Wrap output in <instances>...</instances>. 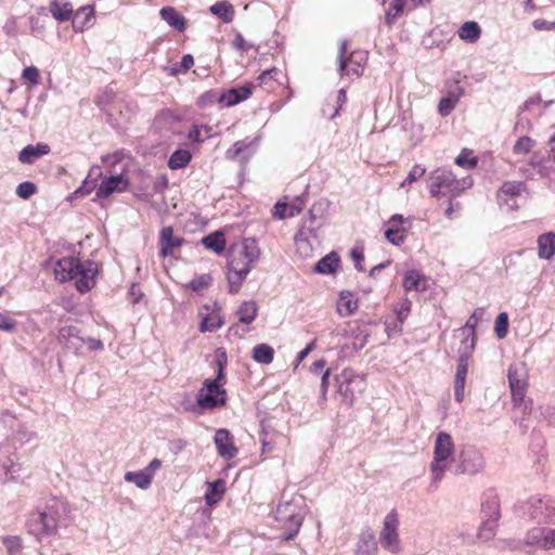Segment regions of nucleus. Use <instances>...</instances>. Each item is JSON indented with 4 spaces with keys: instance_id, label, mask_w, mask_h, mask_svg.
Returning a JSON list of instances; mask_svg holds the SVG:
<instances>
[{
    "instance_id": "nucleus-8",
    "label": "nucleus",
    "mask_w": 555,
    "mask_h": 555,
    "mask_svg": "<svg viewBox=\"0 0 555 555\" xmlns=\"http://www.w3.org/2000/svg\"><path fill=\"white\" fill-rule=\"evenodd\" d=\"M454 453V442L450 434L439 431L434 446V459L430 463L433 482H439L448 469V460Z\"/></svg>"
},
{
    "instance_id": "nucleus-56",
    "label": "nucleus",
    "mask_w": 555,
    "mask_h": 555,
    "mask_svg": "<svg viewBox=\"0 0 555 555\" xmlns=\"http://www.w3.org/2000/svg\"><path fill=\"white\" fill-rule=\"evenodd\" d=\"M218 98L219 95L216 94L215 92L212 91H209V92H206L204 93L199 99H198V104L199 106L202 107H205L209 104H212L215 102H218Z\"/></svg>"
},
{
    "instance_id": "nucleus-52",
    "label": "nucleus",
    "mask_w": 555,
    "mask_h": 555,
    "mask_svg": "<svg viewBox=\"0 0 555 555\" xmlns=\"http://www.w3.org/2000/svg\"><path fill=\"white\" fill-rule=\"evenodd\" d=\"M455 164L461 166V167H465V168H474L476 165H477V160L475 157H468L464 152L461 153L456 158H455Z\"/></svg>"
},
{
    "instance_id": "nucleus-7",
    "label": "nucleus",
    "mask_w": 555,
    "mask_h": 555,
    "mask_svg": "<svg viewBox=\"0 0 555 555\" xmlns=\"http://www.w3.org/2000/svg\"><path fill=\"white\" fill-rule=\"evenodd\" d=\"M275 519L285 530L282 540L291 541L298 534L305 519V513L302 512L300 503L296 500H292L278 505Z\"/></svg>"
},
{
    "instance_id": "nucleus-37",
    "label": "nucleus",
    "mask_w": 555,
    "mask_h": 555,
    "mask_svg": "<svg viewBox=\"0 0 555 555\" xmlns=\"http://www.w3.org/2000/svg\"><path fill=\"white\" fill-rule=\"evenodd\" d=\"M545 532L546 528L543 527H534L528 530L525 537V543L527 545H535L543 550Z\"/></svg>"
},
{
    "instance_id": "nucleus-30",
    "label": "nucleus",
    "mask_w": 555,
    "mask_h": 555,
    "mask_svg": "<svg viewBox=\"0 0 555 555\" xmlns=\"http://www.w3.org/2000/svg\"><path fill=\"white\" fill-rule=\"evenodd\" d=\"M211 14L218 16L222 22L230 23L234 17L233 5L228 1H218L209 8Z\"/></svg>"
},
{
    "instance_id": "nucleus-27",
    "label": "nucleus",
    "mask_w": 555,
    "mask_h": 555,
    "mask_svg": "<svg viewBox=\"0 0 555 555\" xmlns=\"http://www.w3.org/2000/svg\"><path fill=\"white\" fill-rule=\"evenodd\" d=\"M377 545L372 531L367 530L360 535L357 555H375Z\"/></svg>"
},
{
    "instance_id": "nucleus-33",
    "label": "nucleus",
    "mask_w": 555,
    "mask_h": 555,
    "mask_svg": "<svg viewBox=\"0 0 555 555\" xmlns=\"http://www.w3.org/2000/svg\"><path fill=\"white\" fill-rule=\"evenodd\" d=\"M257 310L255 301H244L236 312L238 321L243 324H250L257 315Z\"/></svg>"
},
{
    "instance_id": "nucleus-63",
    "label": "nucleus",
    "mask_w": 555,
    "mask_h": 555,
    "mask_svg": "<svg viewBox=\"0 0 555 555\" xmlns=\"http://www.w3.org/2000/svg\"><path fill=\"white\" fill-rule=\"evenodd\" d=\"M330 374H331V370L327 369L323 372L322 374V378H321V393H322V397L323 399H325V396H326V392H327V389H328V385H330Z\"/></svg>"
},
{
    "instance_id": "nucleus-46",
    "label": "nucleus",
    "mask_w": 555,
    "mask_h": 555,
    "mask_svg": "<svg viewBox=\"0 0 555 555\" xmlns=\"http://www.w3.org/2000/svg\"><path fill=\"white\" fill-rule=\"evenodd\" d=\"M425 172H426L425 168H423L421 165H415L410 170L406 178L401 182L400 188H405L408 184L415 182L421 177H423L425 175Z\"/></svg>"
},
{
    "instance_id": "nucleus-31",
    "label": "nucleus",
    "mask_w": 555,
    "mask_h": 555,
    "mask_svg": "<svg viewBox=\"0 0 555 555\" xmlns=\"http://www.w3.org/2000/svg\"><path fill=\"white\" fill-rule=\"evenodd\" d=\"M481 29L476 22H465L459 29V37L467 42H475L479 39Z\"/></svg>"
},
{
    "instance_id": "nucleus-54",
    "label": "nucleus",
    "mask_w": 555,
    "mask_h": 555,
    "mask_svg": "<svg viewBox=\"0 0 555 555\" xmlns=\"http://www.w3.org/2000/svg\"><path fill=\"white\" fill-rule=\"evenodd\" d=\"M143 296H144V294L141 291V287L138 284L133 283L128 291V297H129L131 304L132 305L138 304Z\"/></svg>"
},
{
    "instance_id": "nucleus-1",
    "label": "nucleus",
    "mask_w": 555,
    "mask_h": 555,
    "mask_svg": "<svg viewBox=\"0 0 555 555\" xmlns=\"http://www.w3.org/2000/svg\"><path fill=\"white\" fill-rule=\"evenodd\" d=\"M217 375L215 378H206L202 388L196 395V403L204 410H214L224 406L228 401L227 390L223 385L227 382L225 366L228 363L227 352L223 348L216 350Z\"/></svg>"
},
{
    "instance_id": "nucleus-28",
    "label": "nucleus",
    "mask_w": 555,
    "mask_h": 555,
    "mask_svg": "<svg viewBox=\"0 0 555 555\" xmlns=\"http://www.w3.org/2000/svg\"><path fill=\"white\" fill-rule=\"evenodd\" d=\"M94 11L91 7H83L80 8L73 21V26L76 31H82L86 27H89L91 25V22L93 20Z\"/></svg>"
},
{
    "instance_id": "nucleus-34",
    "label": "nucleus",
    "mask_w": 555,
    "mask_h": 555,
    "mask_svg": "<svg viewBox=\"0 0 555 555\" xmlns=\"http://www.w3.org/2000/svg\"><path fill=\"white\" fill-rule=\"evenodd\" d=\"M51 14L57 21H67L72 16L73 8L68 2L55 0L50 7Z\"/></svg>"
},
{
    "instance_id": "nucleus-32",
    "label": "nucleus",
    "mask_w": 555,
    "mask_h": 555,
    "mask_svg": "<svg viewBox=\"0 0 555 555\" xmlns=\"http://www.w3.org/2000/svg\"><path fill=\"white\" fill-rule=\"evenodd\" d=\"M125 480L135 483V486L142 490H146L152 483L150 473H146L143 469L138 472H127L125 474Z\"/></svg>"
},
{
    "instance_id": "nucleus-17",
    "label": "nucleus",
    "mask_w": 555,
    "mask_h": 555,
    "mask_svg": "<svg viewBox=\"0 0 555 555\" xmlns=\"http://www.w3.org/2000/svg\"><path fill=\"white\" fill-rule=\"evenodd\" d=\"M129 181L124 178L122 173L113 175L102 180L96 190V197L106 198L114 192H124L128 189Z\"/></svg>"
},
{
    "instance_id": "nucleus-50",
    "label": "nucleus",
    "mask_w": 555,
    "mask_h": 555,
    "mask_svg": "<svg viewBox=\"0 0 555 555\" xmlns=\"http://www.w3.org/2000/svg\"><path fill=\"white\" fill-rule=\"evenodd\" d=\"M248 143L246 141H237L233 144L231 149H229L225 153L227 158L235 159L244 150L248 147Z\"/></svg>"
},
{
    "instance_id": "nucleus-57",
    "label": "nucleus",
    "mask_w": 555,
    "mask_h": 555,
    "mask_svg": "<svg viewBox=\"0 0 555 555\" xmlns=\"http://www.w3.org/2000/svg\"><path fill=\"white\" fill-rule=\"evenodd\" d=\"M454 108V100L444 98L439 103V112L442 116L448 115Z\"/></svg>"
},
{
    "instance_id": "nucleus-10",
    "label": "nucleus",
    "mask_w": 555,
    "mask_h": 555,
    "mask_svg": "<svg viewBox=\"0 0 555 555\" xmlns=\"http://www.w3.org/2000/svg\"><path fill=\"white\" fill-rule=\"evenodd\" d=\"M330 203L321 199L312 205L309 210V219L304 222L295 236L296 243H310L318 238V230L326 220Z\"/></svg>"
},
{
    "instance_id": "nucleus-2",
    "label": "nucleus",
    "mask_w": 555,
    "mask_h": 555,
    "mask_svg": "<svg viewBox=\"0 0 555 555\" xmlns=\"http://www.w3.org/2000/svg\"><path fill=\"white\" fill-rule=\"evenodd\" d=\"M98 273L95 262L91 260L81 261L78 258L66 257L57 261L54 269L55 279L61 283L75 280L79 293L89 292L94 285V278Z\"/></svg>"
},
{
    "instance_id": "nucleus-14",
    "label": "nucleus",
    "mask_w": 555,
    "mask_h": 555,
    "mask_svg": "<svg viewBox=\"0 0 555 555\" xmlns=\"http://www.w3.org/2000/svg\"><path fill=\"white\" fill-rule=\"evenodd\" d=\"M338 392L348 405H352L354 401L356 390L360 391L362 379L350 369H345L340 374L335 376Z\"/></svg>"
},
{
    "instance_id": "nucleus-21",
    "label": "nucleus",
    "mask_w": 555,
    "mask_h": 555,
    "mask_svg": "<svg viewBox=\"0 0 555 555\" xmlns=\"http://www.w3.org/2000/svg\"><path fill=\"white\" fill-rule=\"evenodd\" d=\"M498 521V519L486 518L481 522L476 537L468 535L467 539L463 538V542L474 543L475 539L479 540L480 542H487L491 540L495 535Z\"/></svg>"
},
{
    "instance_id": "nucleus-64",
    "label": "nucleus",
    "mask_w": 555,
    "mask_h": 555,
    "mask_svg": "<svg viewBox=\"0 0 555 555\" xmlns=\"http://www.w3.org/2000/svg\"><path fill=\"white\" fill-rule=\"evenodd\" d=\"M315 343H309L298 354H297V365L314 349Z\"/></svg>"
},
{
    "instance_id": "nucleus-23",
    "label": "nucleus",
    "mask_w": 555,
    "mask_h": 555,
    "mask_svg": "<svg viewBox=\"0 0 555 555\" xmlns=\"http://www.w3.org/2000/svg\"><path fill=\"white\" fill-rule=\"evenodd\" d=\"M207 491L205 493V502L208 506H214L221 501L225 492V481L218 478L211 482H207Z\"/></svg>"
},
{
    "instance_id": "nucleus-53",
    "label": "nucleus",
    "mask_w": 555,
    "mask_h": 555,
    "mask_svg": "<svg viewBox=\"0 0 555 555\" xmlns=\"http://www.w3.org/2000/svg\"><path fill=\"white\" fill-rule=\"evenodd\" d=\"M16 321L9 317L7 313L0 312V330L12 332L15 328Z\"/></svg>"
},
{
    "instance_id": "nucleus-47",
    "label": "nucleus",
    "mask_w": 555,
    "mask_h": 555,
    "mask_svg": "<svg viewBox=\"0 0 555 555\" xmlns=\"http://www.w3.org/2000/svg\"><path fill=\"white\" fill-rule=\"evenodd\" d=\"M22 78L29 81L31 86H38L40 83V72L35 66H28L23 70Z\"/></svg>"
},
{
    "instance_id": "nucleus-12",
    "label": "nucleus",
    "mask_w": 555,
    "mask_h": 555,
    "mask_svg": "<svg viewBox=\"0 0 555 555\" xmlns=\"http://www.w3.org/2000/svg\"><path fill=\"white\" fill-rule=\"evenodd\" d=\"M398 526V513L391 509L384 519L383 529L379 534L380 545L390 553L399 552Z\"/></svg>"
},
{
    "instance_id": "nucleus-26",
    "label": "nucleus",
    "mask_w": 555,
    "mask_h": 555,
    "mask_svg": "<svg viewBox=\"0 0 555 555\" xmlns=\"http://www.w3.org/2000/svg\"><path fill=\"white\" fill-rule=\"evenodd\" d=\"M159 13L162 18L166 21L175 29L179 31H183L185 29V20L181 14L177 12L175 8H163Z\"/></svg>"
},
{
    "instance_id": "nucleus-3",
    "label": "nucleus",
    "mask_w": 555,
    "mask_h": 555,
    "mask_svg": "<svg viewBox=\"0 0 555 555\" xmlns=\"http://www.w3.org/2000/svg\"><path fill=\"white\" fill-rule=\"evenodd\" d=\"M228 269L237 274L234 280L233 274H228L229 291L232 294L238 292L242 282L250 271V263L255 262L259 257L258 245H230Z\"/></svg>"
},
{
    "instance_id": "nucleus-55",
    "label": "nucleus",
    "mask_w": 555,
    "mask_h": 555,
    "mask_svg": "<svg viewBox=\"0 0 555 555\" xmlns=\"http://www.w3.org/2000/svg\"><path fill=\"white\" fill-rule=\"evenodd\" d=\"M201 243H225L223 231L219 230L209 235L204 236Z\"/></svg>"
},
{
    "instance_id": "nucleus-36",
    "label": "nucleus",
    "mask_w": 555,
    "mask_h": 555,
    "mask_svg": "<svg viewBox=\"0 0 555 555\" xmlns=\"http://www.w3.org/2000/svg\"><path fill=\"white\" fill-rule=\"evenodd\" d=\"M192 158L191 152L189 150H177L175 151L169 160L168 166L170 169L177 170L185 167Z\"/></svg>"
},
{
    "instance_id": "nucleus-61",
    "label": "nucleus",
    "mask_w": 555,
    "mask_h": 555,
    "mask_svg": "<svg viewBox=\"0 0 555 555\" xmlns=\"http://www.w3.org/2000/svg\"><path fill=\"white\" fill-rule=\"evenodd\" d=\"M221 325H222L221 320H218V322H216V323H209V319L204 318L201 323L199 330H201V332H212V331L219 328Z\"/></svg>"
},
{
    "instance_id": "nucleus-59",
    "label": "nucleus",
    "mask_w": 555,
    "mask_h": 555,
    "mask_svg": "<svg viewBox=\"0 0 555 555\" xmlns=\"http://www.w3.org/2000/svg\"><path fill=\"white\" fill-rule=\"evenodd\" d=\"M555 254V245H539L538 255L542 259H550Z\"/></svg>"
},
{
    "instance_id": "nucleus-35",
    "label": "nucleus",
    "mask_w": 555,
    "mask_h": 555,
    "mask_svg": "<svg viewBox=\"0 0 555 555\" xmlns=\"http://www.w3.org/2000/svg\"><path fill=\"white\" fill-rule=\"evenodd\" d=\"M274 350L267 344H258L253 349V359L262 364H269L273 361Z\"/></svg>"
},
{
    "instance_id": "nucleus-62",
    "label": "nucleus",
    "mask_w": 555,
    "mask_h": 555,
    "mask_svg": "<svg viewBox=\"0 0 555 555\" xmlns=\"http://www.w3.org/2000/svg\"><path fill=\"white\" fill-rule=\"evenodd\" d=\"M532 26L535 30H553L554 22L538 18L533 21Z\"/></svg>"
},
{
    "instance_id": "nucleus-15",
    "label": "nucleus",
    "mask_w": 555,
    "mask_h": 555,
    "mask_svg": "<svg viewBox=\"0 0 555 555\" xmlns=\"http://www.w3.org/2000/svg\"><path fill=\"white\" fill-rule=\"evenodd\" d=\"M507 377L513 400L515 402L522 401L528 386L527 375L524 367L511 365Z\"/></svg>"
},
{
    "instance_id": "nucleus-22",
    "label": "nucleus",
    "mask_w": 555,
    "mask_h": 555,
    "mask_svg": "<svg viewBox=\"0 0 555 555\" xmlns=\"http://www.w3.org/2000/svg\"><path fill=\"white\" fill-rule=\"evenodd\" d=\"M340 263V258L336 251H331L322 257L314 266V272L319 274H334Z\"/></svg>"
},
{
    "instance_id": "nucleus-25",
    "label": "nucleus",
    "mask_w": 555,
    "mask_h": 555,
    "mask_svg": "<svg viewBox=\"0 0 555 555\" xmlns=\"http://www.w3.org/2000/svg\"><path fill=\"white\" fill-rule=\"evenodd\" d=\"M50 152L48 144L39 143L37 145H27L24 147L18 156V159L23 164H33L36 159L46 155Z\"/></svg>"
},
{
    "instance_id": "nucleus-48",
    "label": "nucleus",
    "mask_w": 555,
    "mask_h": 555,
    "mask_svg": "<svg viewBox=\"0 0 555 555\" xmlns=\"http://www.w3.org/2000/svg\"><path fill=\"white\" fill-rule=\"evenodd\" d=\"M350 257L353 260L354 267L358 271H361V272L365 271V268L362 264L364 261V253H363L362 247H360V246L353 247L350 251Z\"/></svg>"
},
{
    "instance_id": "nucleus-58",
    "label": "nucleus",
    "mask_w": 555,
    "mask_h": 555,
    "mask_svg": "<svg viewBox=\"0 0 555 555\" xmlns=\"http://www.w3.org/2000/svg\"><path fill=\"white\" fill-rule=\"evenodd\" d=\"M555 548V529H546L543 550Z\"/></svg>"
},
{
    "instance_id": "nucleus-16",
    "label": "nucleus",
    "mask_w": 555,
    "mask_h": 555,
    "mask_svg": "<svg viewBox=\"0 0 555 555\" xmlns=\"http://www.w3.org/2000/svg\"><path fill=\"white\" fill-rule=\"evenodd\" d=\"M410 227L409 219H404L401 215H395L386 223L385 236L389 243H399L405 238V233Z\"/></svg>"
},
{
    "instance_id": "nucleus-13",
    "label": "nucleus",
    "mask_w": 555,
    "mask_h": 555,
    "mask_svg": "<svg viewBox=\"0 0 555 555\" xmlns=\"http://www.w3.org/2000/svg\"><path fill=\"white\" fill-rule=\"evenodd\" d=\"M347 46L346 42H341L338 50L337 63L341 76H354L359 77L363 73V61L364 55L361 52H352L346 57Z\"/></svg>"
},
{
    "instance_id": "nucleus-49",
    "label": "nucleus",
    "mask_w": 555,
    "mask_h": 555,
    "mask_svg": "<svg viewBox=\"0 0 555 555\" xmlns=\"http://www.w3.org/2000/svg\"><path fill=\"white\" fill-rule=\"evenodd\" d=\"M36 192V185L33 183V182H22L18 184L17 189H16V194L21 197V198H29L31 195H34Z\"/></svg>"
},
{
    "instance_id": "nucleus-29",
    "label": "nucleus",
    "mask_w": 555,
    "mask_h": 555,
    "mask_svg": "<svg viewBox=\"0 0 555 555\" xmlns=\"http://www.w3.org/2000/svg\"><path fill=\"white\" fill-rule=\"evenodd\" d=\"M358 308V301L352 299L350 292L343 291L337 302V312L341 317L351 315Z\"/></svg>"
},
{
    "instance_id": "nucleus-40",
    "label": "nucleus",
    "mask_w": 555,
    "mask_h": 555,
    "mask_svg": "<svg viewBox=\"0 0 555 555\" xmlns=\"http://www.w3.org/2000/svg\"><path fill=\"white\" fill-rule=\"evenodd\" d=\"M534 145V140L527 135H524L516 141V143L513 146V151L515 154L518 155H527L528 153L531 152Z\"/></svg>"
},
{
    "instance_id": "nucleus-5",
    "label": "nucleus",
    "mask_w": 555,
    "mask_h": 555,
    "mask_svg": "<svg viewBox=\"0 0 555 555\" xmlns=\"http://www.w3.org/2000/svg\"><path fill=\"white\" fill-rule=\"evenodd\" d=\"M472 186L470 177L456 179L453 172L446 168H437L428 175V188L434 197L439 198L446 194L456 197Z\"/></svg>"
},
{
    "instance_id": "nucleus-4",
    "label": "nucleus",
    "mask_w": 555,
    "mask_h": 555,
    "mask_svg": "<svg viewBox=\"0 0 555 555\" xmlns=\"http://www.w3.org/2000/svg\"><path fill=\"white\" fill-rule=\"evenodd\" d=\"M516 515L538 525H555V498L548 494H534L514 505Z\"/></svg>"
},
{
    "instance_id": "nucleus-45",
    "label": "nucleus",
    "mask_w": 555,
    "mask_h": 555,
    "mask_svg": "<svg viewBox=\"0 0 555 555\" xmlns=\"http://www.w3.org/2000/svg\"><path fill=\"white\" fill-rule=\"evenodd\" d=\"M211 283V276L209 274H202L195 279H193L188 287L193 292H199L207 288Z\"/></svg>"
},
{
    "instance_id": "nucleus-19",
    "label": "nucleus",
    "mask_w": 555,
    "mask_h": 555,
    "mask_svg": "<svg viewBox=\"0 0 555 555\" xmlns=\"http://www.w3.org/2000/svg\"><path fill=\"white\" fill-rule=\"evenodd\" d=\"M57 340L73 351H79L86 344V340L80 336L79 328L73 325L61 327Z\"/></svg>"
},
{
    "instance_id": "nucleus-38",
    "label": "nucleus",
    "mask_w": 555,
    "mask_h": 555,
    "mask_svg": "<svg viewBox=\"0 0 555 555\" xmlns=\"http://www.w3.org/2000/svg\"><path fill=\"white\" fill-rule=\"evenodd\" d=\"M423 276L415 270H409L403 278V288L405 292L418 291Z\"/></svg>"
},
{
    "instance_id": "nucleus-43",
    "label": "nucleus",
    "mask_w": 555,
    "mask_h": 555,
    "mask_svg": "<svg viewBox=\"0 0 555 555\" xmlns=\"http://www.w3.org/2000/svg\"><path fill=\"white\" fill-rule=\"evenodd\" d=\"M404 8V0H393L386 13V23L391 25Z\"/></svg>"
},
{
    "instance_id": "nucleus-18",
    "label": "nucleus",
    "mask_w": 555,
    "mask_h": 555,
    "mask_svg": "<svg viewBox=\"0 0 555 555\" xmlns=\"http://www.w3.org/2000/svg\"><path fill=\"white\" fill-rule=\"evenodd\" d=\"M214 440L220 456L225 460H231L236 456L238 450L233 444L231 433L228 429H218Z\"/></svg>"
},
{
    "instance_id": "nucleus-60",
    "label": "nucleus",
    "mask_w": 555,
    "mask_h": 555,
    "mask_svg": "<svg viewBox=\"0 0 555 555\" xmlns=\"http://www.w3.org/2000/svg\"><path fill=\"white\" fill-rule=\"evenodd\" d=\"M233 47L240 51L246 52L253 46L248 43L241 34H237L233 40Z\"/></svg>"
},
{
    "instance_id": "nucleus-6",
    "label": "nucleus",
    "mask_w": 555,
    "mask_h": 555,
    "mask_svg": "<svg viewBox=\"0 0 555 555\" xmlns=\"http://www.w3.org/2000/svg\"><path fill=\"white\" fill-rule=\"evenodd\" d=\"M60 505L56 499H51L43 505L37 506L28 518L30 531L35 534L53 533L57 528Z\"/></svg>"
},
{
    "instance_id": "nucleus-24",
    "label": "nucleus",
    "mask_w": 555,
    "mask_h": 555,
    "mask_svg": "<svg viewBox=\"0 0 555 555\" xmlns=\"http://www.w3.org/2000/svg\"><path fill=\"white\" fill-rule=\"evenodd\" d=\"M302 210V203H298V199L294 203H287L286 201H279L273 208V216L279 219L291 218L299 215Z\"/></svg>"
},
{
    "instance_id": "nucleus-20",
    "label": "nucleus",
    "mask_w": 555,
    "mask_h": 555,
    "mask_svg": "<svg viewBox=\"0 0 555 555\" xmlns=\"http://www.w3.org/2000/svg\"><path fill=\"white\" fill-rule=\"evenodd\" d=\"M250 94L251 89L249 87L233 88L220 94L218 102L223 103L225 106H233L248 99Z\"/></svg>"
},
{
    "instance_id": "nucleus-11",
    "label": "nucleus",
    "mask_w": 555,
    "mask_h": 555,
    "mask_svg": "<svg viewBox=\"0 0 555 555\" xmlns=\"http://www.w3.org/2000/svg\"><path fill=\"white\" fill-rule=\"evenodd\" d=\"M453 462L455 475L474 476L481 473L486 466L482 452L473 444L464 446Z\"/></svg>"
},
{
    "instance_id": "nucleus-39",
    "label": "nucleus",
    "mask_w": 555,
    "mask_h": 555,
    "mask_svg": "<svg viewBox=\"0 0 555 555\" xmlns=\"http://www.w3.org/2000/svg\"><path fill=\"white\" fill-rule=\"evenodd\" d=\"M482 513L487 518L500 519V504L496 498H492L482 503Z\"/></svg>"
},
{
    "instance_id": "nucleus-41",
    "label": "nucleus",
    "mask_w": 555,
    "mask_h": 555,
    "mask_svg": "<svg viewBox=\"0 0 555 555\" xmlns=\"http://www.w3.org/2000/svg\"><path fill=\"white\" fill-rule=\"evenodd\" d=\"M2 544L9 555H18L22 551V540L17 535H7L2 538Z\"/></svg>"
},
{
    "instance_id": "nucleus-44",
    "label": "nucleus",
    "mask_w": 555,
    "mask_h": 555,
    "mask_svg": "<svg viewBox=\"0 0 555 555\" xmlns=\"http://www.w3.org/2000/svg\"><path fill=\"white\" fill-rule=\"evenodd\" d=\"M411 308H412V302L408 298L402 299L398 304V306L395 308V312L397 314V319H398V321L400 322L401 325L403 324L404 320L410 314Z\"/></svg>"
},
{
    "instance_id": "nucleus-9",
    "label": "nucleus",
    "mask_w": 555,
    "mask_h": 555,
    "mask_svg": "<svg viewBox=\"0 0 555 555\" xmlns=\"http://www.w3.org/2000/svg\"><path fill=\"white\" fill-rule=\"evenodd\" d=\"M476 347V336L474 331L470 337H464L459 349L456 372L454 377V399L461 403L464 400V390L468 373V361Z\"/></svg>"
},
{
    "instance_id": "nucleus-42",
    "label": "nucleus",
    "mask_w": 555,
    "mask_h": 555,
    "mask_svg": "<svg viewBox=\"0 0 555 555\" xmlns=\"http://www.w3.org/2000/svg\"><path fill=\"white\" fill-rule=\"evenodd\" d=\"M495 334L499 338H505L508 332V314L500 312L495 319L494 325Z\"/></svg>"
},
{
    "instance_id": "nucleus-51",
    "label": "nucleus",
    "mask_w": 555,
    "mask_h": 555,
    "mask_svg": "<svg viewBox=\"0 0 555 555\" xmlns=\"http://www.w3.org/2000/svg\"><path fill=\"white\" fill-rule=\"evenodd\" d=\"M522 184L518 182H505L501 190V194L517 195L521 191Z\"/></svg>"
}]
</instances>
